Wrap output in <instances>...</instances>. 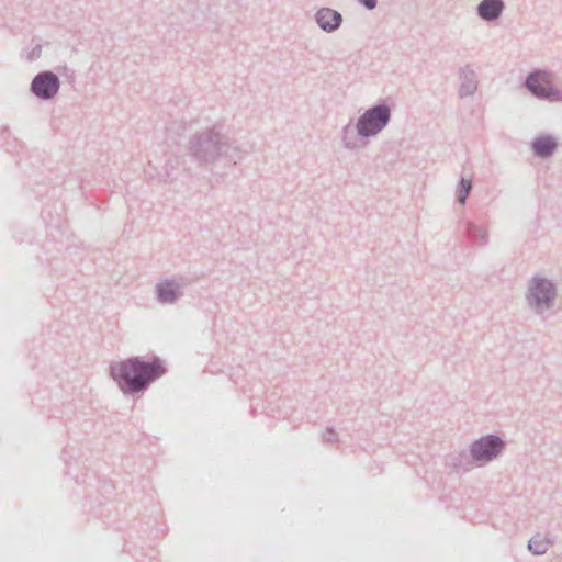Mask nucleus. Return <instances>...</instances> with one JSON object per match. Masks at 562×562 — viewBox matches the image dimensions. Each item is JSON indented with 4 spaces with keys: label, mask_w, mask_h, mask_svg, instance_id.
<instances>
[{
    "label": "nucleus",
    "mask_w": 562,
    "mask_h": 562,
    "mask_svg": "<svg viewBox=\"0 0 562 562\" xmlns=\"http://www.w3.org/2000/svg\"><path fill=\"white\" fill-rule=\"evenodd\" d=\"M167 371L165 361L157 356L150 359L132 356L109 366V376L125 397L143 396Z\"/></svg>",
    "instance_id": "1"
},
{
    "label": "nucleus",
    "mask_w": 562,
    "mask_h": 562,
    "mask_svg": "<svg viewBox=\"0 0 562 562\" xmlns=\"http://www.w3.org/2000/svg\"><path fill=\"white\" fill-rule=\"evenodd\" d=\"M506 441L498 435L487 434L476 439L470 447V457L477 464H485L499 457Z\"/></svg>",
    "instance_id": "2"
},
{
    "label": "nucleus",
    "mask_w": 562,
    "mask_h": 562,
    "mask_svg": "<svg viewBox=\"0 0 562 562\" xmlns=\"http://www.w3.org/2000/svg\"><path fill=\"white\" fill-rule=\"evenodd\" d=\"M60 89L59 77L50 70L40 71L31 81L30 91L42 101L53 100Z\"/></svg>",
    "instance_id": "3"
},
{
    "label": "nucleus",
    "mask_w": 562,
    "mask_h": 562,
    "mask_svg": "<svg viewBox=\"0 0 562 562\" xmlns=\"http://www.w3.org/2000/svg\"><path fill=\"white\" fill-rule=\"evenodd\" d=\"M390 119L386 106H376L368 111L358 123L359 133L366 136L373 135L383 128Z\"/></svg>",
    "instance_id": "4"
},
{
    "label": "nucleus",
    "mask_w": 562,
    "mask_h": 562,
    "mask_svg": "<svg viewBox=\"0 0 562 562\" xmlns=\"http://www.w3.org/2000/svg\"><path fill=\"white\" fill-rule=\"evenodd\" d=\"M552 284L543 279H535L530 288L531 304L537 307L548 304L553 297Z\"/></svg>",
    "instance_id": "5"
},
{
    "label": "nucleus",
    "mask_w": 562,
    "mask_h": 562,
    "mask_svg": "<svg viewBox=\"0 0 562 562\" xmlns=\"http://www.w3.org/2000/svg\"><path fill=\"white\" fill-rule=\"evenodd\" d=\"M527 86L538 97H550L553 93V88L549 80V75L546 72H535L527 79Z\"/></svg>",
    "instance_id": "6"
},
{
    "label": "nucleus",
    "mask_w": 562,
    "mask_h": 562,
    "mask_svg": "<svg viewBox=\"0 0 562 562\" xmlns=\"http://www.w3.org/2000/svg\"><path fill=\"white\" fill-rule=\"evenodd\" d=\"M316 18L319 26L326 31L335 30L341 21L340 14L331 9L319 10Z\"/></svg>",
    "instance_id": "7"
},
{
    "label": "nucleus",
    "mask_w": 562,
    "mask_h": 562,
    "mask_svg": "<svg viewBox=\"0 0 562 562\" xmlns=\"http://www.w3.org/2000/svg\"><path fill=\"white\" fill-rule=\"evenodd\" d=\"M502 9L501 0H484L479 7V13L483 19L492 20L499 15Z\"/></svg>",
    "instance_id": "8"
},
{
    "label": "nucleus",
    "mask_w": 562,
    "mask_h": 562,
    "mask_svg": "<svg viewBox=\"0 0 562 562\" xmlns=\"http://www.w3.org/2000/svg\"><path fill=\"white\" fill-rule=\"evenodd\" d=\"M557 144L551 137H539L533 142V150L538 156L547 157L549 156L553 149L555 148Z\"/></svg>",
    "instance_id": "9"
},
{
    "label": "nucleus",
    "mask_w": 562,
    "mask_h": 562,
    "mask_svg": "<svg viewBox=\"0 0 562 562\" xmlns=\"http://www.w3.org/2000/svg\"><path fill=\"white\" fill-rule=\"evenodd\" d=\"M548 548H549V541L546 540L540 535L533 536L528 541V549H529V551L532 552L536 555H540V554L546 553Z\"/></svg>",
    "instance_id": "10"
},
{
    "label": "nucleus",
    "mask_w": 562,
    "mask_h": 562,
    "mask_svg": "<svg viewBox=\"0 0 562 562\" xmlns=\"http://www.w3.org/2000/svg\"><path fill=\"white\" fill-rule=\"evenodd\" d=\"M452 465L454 469H462L469 471L472 468V462L469 460V456L465 452H460L451 457Z\"/></svg>",
    "instance_id": "11"
},
{
    "label": "nucleus",
    "mask_w": 562,
    "mask_h": 562,
    "mask_svg": "<svg viewBox=\"0 0 562 562\" xmlns=\"http://www.w3.org/2000/svg\"><path fill=\"white\" fill-rule=\"evenodd\" d=\"M158 294L161 301L171 302L176 297V291L173 284L165 282L159 284Z\"/></svg>",
    "instance_id": "12"
},
{
    "label": "nucleus",
    "mask_w": 562,
    "mask_h": 562,
    "mask_svg": "<svg viewBox=\"0 0 562 562\" xmlns=\"http://www.w3.org/2000/svg\"><path fill=\"white\" fill-rule=\"evenodd\" d=\"M471 187H472V183H471V180H468V179H462L461 180V190H460V193H459V201L460 203H464L465 202V199L471 190Z\"/></svg>",
    "instance_id": "13"
},
{
    "label": "nucleus",
    "mask_w": 562,
    "mask_h": 562,
    "mask_svg": "<svg viewBox=\"0 0 562 562\" xmlns=\"http://www.w3.org/2000/svg\"><path fill=\"white\" fill-rule=\"evenodd\" d=\"M323 441L325 443H334L338 441L337 432L333 428L327 427L326 430L323 432Z\"/></svg>",
    "instance_id": "14"
},
{
    "label": "nucleus",
    "mask_w": 562,
    "mask_h": 562,
    "mask_svg": "<svg viewBox=\"0 0 562 562\" xmlns=\"http://www.w3.org/2000/svg\"><path fill=\"white\" fill-rule=\"evenodd\" d=\"M42 54V46L41 45H36L34 46L29 53H27V59L30 61H33L35 59H37Z\"/></svg>",
    "instance_id": "15"
}]
</instances>
